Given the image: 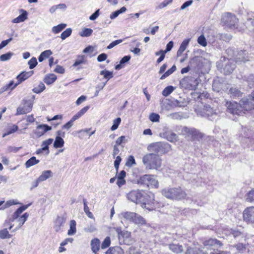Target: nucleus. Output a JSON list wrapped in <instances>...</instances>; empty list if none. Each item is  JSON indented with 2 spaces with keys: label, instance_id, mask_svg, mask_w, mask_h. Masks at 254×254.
Returning a JSON list of instances; mask_svg holds the SVG:
<instances>
[{
  "label": "nucleus",
  "instance_id": "1",
  "mask_svg": "<svg viewBox=\"0 0 254 254\" xmlns=\"http://www.w3.org/2000/svg\"><path fill=\"white\" fill-rule=\"evenodd\" d=\"M127 198L136 204H141L142 208L149 211L153 210L155 208L153 194H146L140 190H134L127 193Z\"/></svg>",
  "mask_w": 254,
  "mask_h": 254
},
{
  "label": "nucleus",
  "instance_id": "2",
  "mask_svg": "<svg viewBox=\"0 0 254 254\" xmlns=\"http://www.w3.org/2000/svg\"><path fill=\"white\" fill-rule=\"evenodd\" d=\"M228 111L233 114L242 115L245 111L254 108V104L247 98H243L239 104L236 102H227L226 103Z\"/></svg>",
  "mask_w": 254,
  "mask_h": 254
},
{
  "label": "nucleus",
  "instance_id": "3",
  "mask_svg": "<svg viewBox=\"0 0 254 254\" xmlns=\"http://www.w3.org/2000/svg\"><path fill=\"white\" fill-rule=\"evenodd\" d=\"M146 169L158 170L162 166V159L158 155L149 153L144 155L142 159Z\"/></svg>",
  "mask_w": 254,
  "mask_h": 254
},
{
  "label": "nucleus",
  "instance_id": "4",
  "mask_svg": "<svg viewBox=\"0 0 254 254\" xmlns=\"http://www.w3.org/2000/svg\"><path fill=\"white\" fill-rule=\"evenodd\" d=\"M162 193L167 198L173 200H181L187 196L186 192L180 187L165 188L162 190Z\"/></svg>",
  "mask_w": 254,
  "mask_h": 254
},
{
  "label": "nucleus",
  "instance_id": "5",
  "mask_svg": "<svg viewBox=\"0 0 254 254\" xmlns=\"http://www.w3.org/2000/svg\"><path fill=\"white\" fill-rule=\"evenodd\" d=\"M148 151L156 154H163L170 152L171 146L167 142H157L151 143L147 146Z\"/></svg>",
  "mask_w": 254,
  "mask_h": 254
},
{
  "label": "nucleus",
  "instance_id": "6",
  "mask_svg": "<svg viewBox=\"0 0 254 254\" xmlns=\"http://www.w3.org/2000/svg\"><path fill=\"white\" fill-rule=\"evenodd\" d=\"M31 205L29 203L27 205H24L19 207L12 214L11 221H14L16 220L20 226H22L24 223L27 221L29 214L28 213L26 212L23 215H21V213Z\"/></svg>",
  "mask_w": 254,
  "mask_h": 254
},
{
  "label": "nucleus",
  "instance_id": "7",
  "mask_svg": "<svg viewBox=\"0 0 254 254\" xmlns=\"http://www.w3.org/2000/svg\"><path fill=\"white\" fill-rule=\"evenodd\" d=\"M35 100V96L29 100H23L20 106L17 109L16 115L26 114L30 112L32 110L33 105Z\"/></svg>",
  "mask_w": 254,
  "mask_h": 254
},
{
  "label": "nucleus",
  "instance_id": "8",
  "mask_svg": "<svg viewBox=\"0 0 254 254\" xmlns=\"http://www.w3.org/2000/svg\"><path fill=\"white\" fill-rule=\"evenodd\" d=\"M138 184L144 185L148 187L157 189L159 187L158 181L155 177L151 175H144L139 178Z\"/></svg>",
  "mask_w": 254,
  "mask_h": 254
},
{
  "label": "nucleus",
  "instance_id": "9",
  "mask_svg": "<svg viewBox=\"0 0 254 254\" xmlns=\"http://www.w3.org/2000/svg\"><path fill=\"white\" fill-rule=\"evenodd\" d=\"M182 133L184 134H187L189 137H190L193 140H198L202 138L203 134L198 130L194 128H189L184 127L182 128Z\"/></svg>",
  "mask_w": 254,
  "mask_h": 254
},
{
  "label": "nucleus",
  "instance_id": "10",
  "mask_svg": "<svg viewBox=\"0 0 254 254\" xmlns=\"http://www.w3.org/2000/svg\"><path fill=\"white\" fill-rule=\"evenodd\" d=\"M222 22L229 27H235L238 22V19L235 15L230 13H226L222 16Z\"/></svg>",
  "mask_w": 254,
  "mask_h": 254
},
{
  "label": "nucleus",
  "instance_id": "11",
  "mask_svg": "<svg viewBox=\"0 0 254 254\" xmlns=\"http://www.w3.org/2000/svg\"><path fill=\"white\" fill-rule=\"evenodd\" d=\"M243 220L247 223L254 224V206L248 207L243 213Z\"/></svg>",
  "mask_w": 254,
  "mask_h": 254
},
{
  "label": "nucleus",
  "instance_id": "12",
  "mask_svg": "<svg viewBox=\"0 0 254 254\" xmlns=\"http://www.w3.org/2000/svg\"><path fill=\"white\" fill-rule=\"evenodd\" d=\"M235 67L234 61L231 59H228L224 67L221 69V71L225 74H229L233 71Z\"/></svg>",
  "mask_w": 254,
  "mask_h": 254
},
{
  "label": "nucleus",
  "instance_id": "13",
  "mask_svg": "<svg viewBox=\"0 0 254 254\" xmlns=\"http://www.w3.org/2000/svg\"><path fill=\"white\" fill-rule=\"evenodd\" d=\"M202 116L209 118L210 120L213 119V117L216 116V110L209 105H205L202 111Z\"/></svg>",
  "mask_w": 254,
  "mask_h": 254
},
{
  "label": "nucleus",
  "instance_id": "14",
  "mask_svg": "<svg viewBox=\"0 0 254 254\" xmlns=\"http://www.w3.org/2000/svg\"><path fill=\"white\" fill-rule=\"evenodd\" d=\"M203 245L204 248L207 249H211L212 247H217L221 246L222 243L215 239H209L204 241Z\"/></svg>",
  "mask_w": 254,
  "mask_h": 254
},
{
  "label": "nucleus",
  "instance_id": "15",
  "mask_svg": "<svg viewBox=\"0 0 254 254\" xmlns=\"http://www.w3.org/2000/svg\"><path fill=\"white\" fill-rule=\"evenodd\" d=\"M249 60L248 53L246 51H240L236 56L235 63L239 64Z\"/></svg>",
  "mask_w": 254,
  "mask_h": 254
},
{
  "label": "nucleus",
  "instance_id": "16",
  "mask_svg": "<svg viewBox=\"0 0 254 254\" xmlns=\"http://www.w3.org/2000/svg\"><path fill=\"white\" fill-rule=\"evenodd\" d=\"M52 127L47 125H39L37 127V129L35 131V134L38 137H40L43 135L47 131L50 130Z\"/></svg>",
  "mask_w": 254,
  "mask_h": 254
},
{
  "label": "nucleus",
  "instance_id": "17",
  "mask_svg": "<svg viewBox=\"0 0 254 254\" xmlns=\"http://www.w3.org/2000/svg\"><path fill=\"white\" fill-rule=\"evenodd\" d=\"M66 219L64 217L58 216L55 221V225L54 228L55 230L58 232L61 230L62 227H63L65 223Z\"/></svg>",
  "mask_w": 254,
  "mask_h": 254
},
{
  "label": "nucleus",
  "instance_id": "18",
  "mask_svg": "<svg viewBox=\"0 0 254 254\" xmlns=\"http://www.w3.org/2000/svg\"><path fill=\"white\" fill-rule=\"evenodd\" d=\"M33 71L30 70L28 72L23 71L20 74L16 76L17 79L18 84H20L22 81H24L28 77H30L33 74Z\"/></svg>",
  "mask_w": 254,
  "mask_h": 254
},
{
  "label": "nucleus",
  "instance_id": "19",
  "mask_svg": "<svg viewBox=\"0 0 254 254\" xmlns=\"http://www.w3.org/2000/svg\"><path fill=\"white\" fill-rule=\"evenodd\" d=\"M20 11L22 12V13L20 15H19L18 17L13 19L12 20V22L13 23H18L20 22H22L27 19V12L25 10L22 9L20 10Z\"/></svg>",
  "mask_w": 254,
  "mask_h": 254
},
{
  "label": "nucleus",
  "instance_id": "20",
  "mask_svg": "<svg viewBox=\"0 0 254 254\" xmlns=\"http://www.w3.org/2000/svg\"><path fill=\"white\" fill-rule=\"evenodd\" d=\"M105 254H124V252L120 247H112L105 252Z\"/></svg>",
  "mask_w": 254,
  "mask_h": 254
},
{
  "label": "nucleus",
  "instance_id": "21",
  "mask_svg": "<svg viewBox=\"0 0 254 254\" xmlns=\"http://www.w3.org/2000/svg\"><path fill=\"white\" fill-rule=\"evenodd\" d=\"M100 243V240L97 238H95L91 241V248L93 253L96 254L99 250Z\"/></svg>",
  "mask_w": 254,
  "mask_h": 254
},
{
  "label": "nucleus",
  "instance_id": "22",
  "mask_svg": "<svg viewBox=\"0 0 254 254\" xmlns=\"http://www.w3.org/2000/svg\"><path fill=\"white\" fill-rule=\"evenodd\" d=\"M190 41V39H185L181 43L180 48L177 52V57H180L182 55V53L185 51L187 47H188L189 42Z\"/></svg>",
  "mask_w": 254,
  "mask_h": 254
},
{
  "label": "nucleus",
  "instance_id": "23",
  "mask_svg": "<svg viewBox=\"0 0 254 254\" xmlns=\"http://www.w3.org/2000/svg\"><path fill=\"white\" fill-rule=\"evenodd\" d=\"M19 84H18V81H17V82L15 83H14L13 81H10L8 84H6L0 88V93H2L8 90H12Z\"/></svg>",
  "mask_w": 254,
  "mask_h": 254
},
{
  "label": "nucleus",
  "instance_id": "24",
  "mask_svg": "<svg viewBox=\"0 0 254 254\" xmlns=\"http://www.w3.org/2000/svg\"><path fill=\"white\" fill-rule=\"evenodd\" d=\"M190 80L191 78H184L180 81V85L182 87L185 89H192V86L190 83Z\"/></svg>",
  "mask_w": 254,
  "mask_h": 254
},
{
  "label": "nucleus",
  "instance_id": "25",
  "mask_svg": "<svg viewBox=\"0 0 254 254\" xmlns=\"http://www.w3.org/2000/svg\"><path fill=\"white\" fill-rule=\"evenodd\" d=\"M53 175V172L51 170L44 171L42 172L41 175L39 177V181H41V182L44 181L52 177Z\"/></svg>",
  "mask_w": 254,
  "mask_h": 254
},
{
  "label": "nucleus",
  "instance_id": "26",
  "mask_svg": "<svg viewBox=\"0 0 254 254\" xmlns=\"http://www.w3.org/2000/svg\"><path fill=\"white\" fill-rule=\"evenodd\" d=\"M205 248L203 249H191L190 248L187 250L186 254H208L206 251H205Z\"/></svg>",
  "mask_w": 254,
  "mask_h": 254
},
{
  "label": "nucleus",
  "instance_id": "27",
  "mask_svg": "<svg viewBox=\"0 0 254 254\" xmlns=\"http://www.w3.org/2000/svg\"><path fill=\"white\" fill-rule=\"evenodd\" d=\"M57 79V76L54 74H49L45 76L44 81L48 85L53 83Z\"/></svg>",
  "mask_w": 254,
  "mask_h": 254
},
{
  "label": "nucleus",
  "instance_id": "28",
  "mask_svg": "<svg viewBox=\"0 0 254 254\" xmlns=\"http://www.w3.org/2000/svg\"><path fill=\"white\" fill-rule=\"evenodd\" d=\"M89 109V106H86L81 109L79 112H78L75 115H74L71 120L74 122L76 120L78 119L82 116H83Z\"/></svg>",
  "mask_w": 254,
  "mask_h": 254
},
{
  "label": "nucleus",
  "instance_id": "29",
  "mask_svg": "<svg viewBox=\"0 0 254 254\" xmlns=\"http://www.w3.org/2000/svg\"><path fill=\"white\" fill-rule=\"evenodd\" d=\"M121 215L126 220L132 222L134 217H135V213L132 212H123L121 213Z\"/></svg>",
  "mask_w": 254,
  "mask_h": 254
},
{
  "label": "nucleus",
  "instance_id": "30",
  "mask_svg": "<svg viewBox=\"0 0 254 254\" xmlns=\"http://www.w3.org/2000/svg\"><path fill=\"white\" fill-rule=\"evenodd\" d=\"M229 94L231 97L236 98L242 97V93L237 88L235 87H232L229 89Z\"/></svg>",
  "mask_w": 254,
  "mask_h": 254
},
{
  "label": "nucleus",
  "instance_id": "31",
  "mask_svg": "<svg viewBox=\"0 0 254 254\" xmlns=\"http://www.w3.org/2000/svg\"><path fill=\"white\" fill-rule=\"evenodd\" d=\"M130 59V56H126L124 57L120 61V64L116 65L115 69L119 70L124 66V64L127 63Z\"/></svg>",
  "mask_w": 254,
  "mask_h": 254
},
{
  "label": "nucleus",
  "instance_id": "32",
  "mask_svg": "<svg viewBox=\"0 0 254 254\" xmlns=\"http://www.w3.org/2000/svg\"><path fill=\"white\" fill-rule=\"evenodd\" d=\"M169 248L174 253L177 254L181 253L183 251L182 246L177 244H170L169 245Z\"/></svg>",
  "mask_w": 254,
  "mask_h": 254
},
{
  "label": "nucleus",
  "instance_id": "33",
  "mask_svg": "<svg viewBox=\"0 0 254 254\" xmlns=\"http://www.w3.org/2000/svg\"><path fill=\"white\" fill-rule=\"evenodd\" d=\"M164 135L166 139L170 142H174L178 140V136L174 132H166Z\"/></svg>",
  "mask_w": 254,
  "mask_h": 254
},
{
  "label": "nucleus",
  "instance_id": "34",
  "mask_svg": "<svg viewBox=\"0 0 254 254\" xmlns=\"http://www.w3.org/2000/svg\"><path fill=\"white\" fill-rule=\"evenodd\" d=\"M76 223L74 220H71L70 221V228L68 230L67 234L69 236H72L75 234L76 232Z\"/></svg>",
  "mask_w": 254,
  "mask_h": 254
},
{
  "label": "nucleus",
  "instance_id": "35",
  "mask_svg": "<svg viewBox=\"0 0 254 254\" xmlns=\"http://www.w3.org/2000/svg\"><path fill=\"white\" fill-rule=\"evenodd\" d=\"M53 141V139L49 138L48 139L43 141L42 143V150H44L45 151H46L47 154H48L49 153V145L51 144Z\"/></svg>",
  "mask_w": 254,
  "mask_h": 254
},
{
  "label": "nucleus",
  "instance_id": "36",
  "mask_svg": "<svg viewBox=\"0 0 254 254\" xmlns=\"http://www.w3.org/2000/svg\"><path fill=\"white\" fill-rule=\"evenodd\" d=\"M64 141L60 136H57L54 142V147L56 148L62 147L64 145Z\"/></svg>",
  "mask_w": 254,
  "mask_h": 254
},
{
  "label": "nucleus",
  "instance_id": "37",
  "mask_svg": "<svg viewBox=\"0 0 254 254\" xmlns=\"http://www.w3.org/2000/svg\"><path fill=\"white\" fill-rule=\"evenodd\" d=\"M39 162V160L36 159L35 157H32L25 162V165L26 168H28L38 164Z\"/></svg>",
  "mask_w": 254,
  "mask_h": 254
},
{
  "label": "nucleus",
  "instance_id": "38",
  "mask_svg": "<svg viewBox=\"0 0 254 254\" xmlns=\"http://www.w3.org/2000/svg\"><path fill=\"white\" fill-rule=\"evenodd\" d=\"M66 24H60L57 26H54L52 29V31L55 34H58L64 30L66 27Z\"/></svg>",
  "mask_w": 254,
  "mask_h": 254
},
{
  "label": "nucleus",
  "instance_id": "39",
  "mask_svg": "<svg viewBox=\"0 0 254 254\" xmlns=\"http://www.w3.org/2000/svg\"><path fill=\"white\" fill-rule=\"evenodd\" d=\"M177 69V67L175 65H173L172 67L167 70L160 78L161 80H163L166 77H168L170 75L175 72Z\"/></svg>",
  "mask_w": 254,
  "mask_h": 254
},
{
  "label": "nucleus",
  "instance_id": "40",
  "mask_svg": "<svg viewBox=\"0 0 254 254\" xmlns=\"http://www.w3.org/2000/svg\"><path fill=\"white\" fill-rule=\"evenodd\" d=\"M126 10H127L126 7L125 6H123L120 9L116 10V11L112 12L110 15V18L111 19H114L115 18H116L117 17H118V16L120 14L125 12Z\"/></svg>",
  "mask_w": 254,
  "mask_h": 254
},
{
  "label": "nucleus",
  "instance_id": "41",
  "mask_svg": "<svg viewBox=\"0 0 254 254\" xmlns=\"http://www.w3.org/2000/svg\"><path fill=\"white\" fill-rule=\"evenodd\" d=\"M20 204H21V203L20 202H18L16 200H14V199L9 200L8 201H7L4 203V204L3 205H2L0 208V210H3L12 205Z\"/></svg>",
  "mask_w": 254,
  "mask_h": 254
},
{
  "label": "nucleus",
  "instance_id": "42",
  "mask_svg": "<svg viewBox=\"0 0 254 254\" xmlns=\"http://www.w3.org/2000/svg\"><path fill=\"white\" fill-rule=\"evenodd\" d=\"M83 204H84V212L85 213V214L87 215V216L89 218H91V219H94L93 214L92 213V212H91L89 211V207L87 204L86 200L85 199H83Z\"/></svg>",
  "mask_w": 254,
  "mask_h": 254
},
{
  "label": "nucleus",
  "instance_id": "43",
  "mask_svg": "<svg viewBox=\"0 0 254 254\" xmlns=\"http://www.w3.org/2000/svg\"><path fill=\"white\" fill-rule=\"evenodd\" d=\"M132 222L137 224L143 225L145 224V220L142 217L135 213V217H134Z\"/></svg>",
  "mask_w": 254,
  "mask_h": 254
},
{
  "label": "nucleus",
  "instance_id": "44",
  "mask_svg": "<svg viewBox=\"0 0 254 254\" xmlns=\"http://www.w3.org/2000/svg\"><path fill=\"white\" fill-rule=\"evenodd\" d=\"M175 89V87L173 86H168L163 90L162 95L164 96L167 97L171 94Z\"/></svg>",
  "mask_w": 254,
  "mask_h": 254
},
{
  "label": "nucleus",
  "instance_id": "45",
  "mask_svg": "<svg viewBox=\"0 0 254 254\" xmlns=\"http://www.w3.org/2000/svg\"><path fill=\"white\" fill-rule=\"evenodd\" d=\"M45 86L44 84L42 82H40L37 86L35 87L32 89V91L34 93L39 94L43 91L45 90Z\"/></svg>",
  "mask_w": 254,
  "mask_h": 254
},
{
  "label": "nucleus",
  "instance_id": "46",
  "mask_svg": "<svg viewBox=\"0 0 254 254\" xmlns=\"http://www.w3.org/2000/svg\"><path fill=\"white\" fill-rule=\"evenodd\" d=\"M18 126L16 125H12L11 127H9L7 131L5 132L3 135L2 137H4L5 136L9 135L11 133H13L15 132H16L18 130Z\"/></svg>",
  "mask_w": 254,
  "mask_h": 254
},
{
  "label": "nucleus",
  "instance_id": "47",
  "mask_svg": "<svg viewBox=\"0 0 254 254\" xmlns=\"http://www.w3.org/2000/svg\"><path fill=\"white\" fill-rule=\"evenodd\" d=\"M246 200L248 202L254 201V189L249 191L245 195Z\"/></svg>",
  "mask_w": 254,
  "mask_h": 254
},
{
  "label": "nucleus",
  "instance_id": "48",
  "mask_svg": "<svg viewBox=\"0 0 254 254\" xmlns=\"http://www.w3.org/2000/svg\"><path fill=\"white\" fill-rule=\"evenodd\" d=\"M12 235L9 234L7 229H3L0 231V238L2 239L10 238Z\"/></svg>",
  "mask_w": 254,
  "mask_h": 254
},
{
  "label": "nucleus",
  "instance_id": "49",
  "mask_svg": "<svg viewBox=\"0 0 254 254\" xmlns=\"http://www.w3.org/2000/svg\"><path fill=\"white\" fill-rule=\"evenodd\" d=\"M72 33V30L70 28H67L61 34V38L63 40L70 36Z\"/></svg>",
  "mask_w": 254,
  "mask_h": 254
},
{
  "label": "nucleus",
  "instance_id": "50",
  "mask_svg": "<svg viewBox=\"0 0 254 254\" xmlns=\"http://www.w3.org/2000/svg\"><path fill=\"white\" fill-rule=\"evenodd\" d=\"M92 32L93 30L91 28H84L80 33V35L82 37H89L91 35Z\"/></svg>",
  "mask_w": 254,
  "mask_h": 254
},
{
  "label": "nucleus",
  "instance_id": "51",
  "mask_svg": "<svg viewBox=\"0 0 254 254\" xmlns=\"http://www.w3.org/2000/svg\"><path fill=\"white\" fill-rule=\"evenodd\" d=\"M91 130V128H86L83 129H81L76 131V133H78V137L80 139H83L85 134H87L89 133V131Z\"/></svg>",
  "mask_w": 254,
  "mask_h": 254
},
{
  "label": "nucleus",
  "instance_id": "52",
  "mask_svg": "<svg viewBox=\"0 0 254 254\" xmlns=\"http://www.w3.org/2000/svg\"><path fill=\"white\" fill-rule=\"evenodd\" d=\"M100 75L104 76V77L107 80L110 79L113 76V72L108 70H102L100 73Z\"/></svg>",
  "mask_w": 254,
  "mask_h": 254
},
{
  "label": "nucleus",
  "instance_id": "53",
  "mask_svg": "<svg viewBox=\"0 0 254 254\" xmlns=\"http://www.w3.org/2000/svg\"><path fill=\"white\" fill-rule=\"evenodd\" d=\"M111 244V239L110 237H107L104 240L103 242L101 244L102 249H105L110 246Z\"/></svg>",
  "mask_w": 254,
  "mask_h": 254
},
{
  "label": "nucleus",
  "instance_id": "54",
  "mask_svg": "<svg viewBox=\"0 0 254 254\" xmlns=\"http://www.w3.org/2000/svg\"><path fill=\"white\" fill-rule=\"evenodd\" d=\"M236 247L237 250L240 253H244L248 251V250L246 246L242 244H239L237 245L236 246Z\"/></svg>",
  "mask_w": 254,
  "mask_h": 254
},
{
  "label": "nucleus",
  "instance_id": "55",
  "mask_svg": "<svg viewBox=\"0 0 254 254\" xmlns=\"http://www.w3.org/2000/svg\"><path fill=\"white\" fill-rule=\"evenodd\" d=\"M12 55L13 53L11 52H8L6 54L1 55L0 56V60L2 62L8 61L11 59Z\"/></svg>",
  "mask_w": 254,
  "mask_h": 254
},
{
  "label": "nucleus",
  "instance_id": "56",
  "mask_svg": "<svg viewBox=\"0 0 254 254\" xmlns=\"http://www.w3.org/2000/svg\"><path fill=\"white\" fill-rule=\"evenodd\" d=\"M121 122V119L118 118L113 121V125L111 127L112 130H115L117 129Z\"/></svg>",
  "mask_w": 254,
  "mask_h": 254
},
{
  "label": "nucleus",
  "instance_id": "57",
  "mask_svg": "<svg viewBox=\"0 0 254 254\" xmlns=\"http://www.w3.org/2000/svg\"><path fill=\"white\" fill-rule=\"evenodd\" d=\"M197 42L199 45H200L203 47H206L207 46L206 40L205 37L203 35H200L198 38Z\"/></svg>",
  "mask_w": 254,
  "mask_h": 254
},
{
  "label": "nucleus",
  "instance_id": "58",
  "mask_svg": "<svg viewBox=\"0 0 254 254\" xmlns=\"http://www.w3.org/2000/svg\"><path fill=\"white\" fill-rule=\"evenodd\" d=\"M127 142V139L125 136H121L119 137L116 141V144L121 145L122 143H126Z\"/></svg>",
  "mask_w": 254,
  "mask_h": 254
},
{
  "label": "nucleus",
  "instance_id": "59",
  "mask_svg": "<svg viewBox=\"0 0 254 254\" xmlns=\"http://www.w3.org/2000/svg\"><path fill=\"white\" fill-rule=\"evenodd\" d=\"M127 254H139V250L133 246H131L128 248L126 251Z\"/></svg>",
  "mask_w": 254,
  "mask_h": 254
},
{
  "label": "nucleus",
  "instance_id": "60",
  "mask_svg": "<svg viewBox=\"0 0 254 254\" xmlns=\"http://www.w3.org/2000/svg\"><path fill=\"white\" fill-rule=\"evenodd\" d=\"M96 230V228L94 224H90L84 228V231L86 232L92 233Z\"/></svg>",
  "mask_w": 254,
  "mask_h": 254
},
{
  "label": "nucleus",
  "instance_id": "61",
  "mask_svg": "<svg viewBox=\"0 0 254 254\" xmlns=\"http://www.w3.org/2000/svg\"><path fill=\"white\" fill-rule=\"evenodd\" d=\"M136 162L134 159V158L133 156H129L128 157L127 162L126 165L128 167L132 166L133 165H135Z\"/></svg>",
  "mask_w": 254,
  "mask_h": 254
},
{
  "label": "nucleus",
  "instance_id": "62",
  "mask_svg": "<svg viewBox=\"0 0 254 254\" xmlns=\"http://www.w3.org/2000/svg\"><path fill=\"white\" fill-rule=\"evenodd\" d=\"M37 64L38 63L36 58L33 57L31 58V60L28 62V64L29 65L30 69H33L34 68Z\"/></svg>",
  "mask_w": 254,
  "mask_h": 254
},
{
  "label": "nucleus",
  "instance_id": "63",
  "mask_svg": "<svg viewBox=\"0 0 254 254\" xmlns=\"http://www.w3.org/2000/svg\"><path fill=\"white\" fill-rule=\"evenodd\" d=\"M160 116L156 113H152L149 116V119L153 122H157L159 121Z\"/></svg>",
  "mask_w": 254,
  "mask_h": 254
},
{
  "label": "nucleus",
  "instance_id": "64",
  "mask_svg": "<svg viewBox=\"0 0 254 254\" xmlns=\"http://www.w3.org/2000/svg\"><path fill=\"white\" fill-rule=\"evenodd\" d=\"M123 42V40L119 39L115 40L112 43H111L107 47L108 49H111L114 47L115 46H117V45Z\"/></svg>",
  "mask_w": 254,
  "mask_h": 254
}]
</instances>
